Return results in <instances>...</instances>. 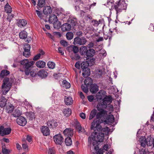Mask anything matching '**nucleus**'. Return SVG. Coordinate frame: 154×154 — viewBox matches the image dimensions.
<instances>
[{
    "instance_id": "f257e3e1",
    "label": "nucleus",
    "mask_w": 154,
    "mask_h": 154,
    "mask_svg": "<svg viewBox=\"0 0 154 154\" xmlns=\"http://www.w3.org/2000/svg\"><path fill=\"white\" fill-rule=\"evenodd\" d=\"M106 93L104 90L100 91L96 94V99L98 102L97 105H106V106L111 103L112 100V98L110 95L107 96Z\"/></svg>"
},
{
    "instance_id": "f03ea898",
    "label": "nucleus",
    "mask_w": 154,
    "mask_h": 154,
    "mask_svg": "<svg viewBox=\"0 0 154 154\" xmlns=\"http://www.w3.org/2000/svg\"><path fill=\"white\" fill-rule=\"evenodd\" d=\"M91 137V138L90 137H88V143L91 144L92 139L94 141L92 143L93 146L94 147V150L97 151L99 148V144L98 142H101L103 141L104 139V134L103 133L100 132L97 134V132H94L92 133Z\"/></svg>"
},
{
    "instance_id": "7ed1b4c3",
    "label": "nucleus",
    "mask_w": 154,
    "mask_h": 154,
    "mask_svg": "<svg viewBox=\"0 0 154 154\" xmlns=\"http://www.w3.org/2000/svg\"><path fill=\"white\" fill-rule=\"evenodd\" d=\"M20 63L24 69L25 74L26 75H29V69L32 68L35 62L34 61H29L27 59H25L20 61Z\"/></svg>"
},
{
    "instance_id": "20e7f679",
    "label": "nucleus",
    "mask_w": 154,
    "mask_h": 154,
    "mask_svg": "<svg viewBox=\"0 0 154 154\" xmlns=\"http://www.w3.org/2000/svg\"><path fill=\"white\" fill-rule=\"evenodd\" d=\"M96 53L95 50L93 48H89L87 51L86 55V62H88L90 66L94 65L95 63V58L93 57Z\"/></svg>"
},
{
    "instance_id": "39448f33",
    "label": "nucleus",
    "mask_w": 154,
    "mask_h": 154,
    "mask_svg": "<svg viewBox=\"0 0 154 154\" xmlns=\"http://www.w3.org/2000/svg\"><path fill=\"white\" fill-rule=\"evenodd\" d=\"M127 5L124 1H122L121 2L119 0L116 2L114 6H112L110 9H114L116 11V14L121 12L122 10H125L127 8Z\"/></svg>"
},
{
    "instance_id": "423d86ee",
    "label": "nucleus",
    "mask_w": 154,
    "mask_h": 154,
    "mask_svg": "<svg viewBox=\"0 0 154 154\" xmlns=\"http://www.w3.org/2000/svg\"><path fill=\"white\" fill-rule=\"evenodd\" d=\"M85 78L84 80V85L82 84L81 86V88L83 91L85 93H87L88 91L89 88L93 84V79L90 77H87Z\"/></svg>"
},
{
    "instance_id": "0eeeda50",
    "label": "nucleus",
    "mask_w": 154,
    "mask_h": 154,
    "mask_svg": "<svg viewBox=\"0 0 154 154\" xmlns=\"http://www.w3.org/2000/svg\"><path fill=\"white\" fill-rule=\"evenodd\" d=\"M9 78L7 77H5L3 80L2 87L3 94H6L9 91L12 86V83L9 82Z\"/></svg>"
},
{
    "instance_id": "6e6552de",
    "label": "nucleus",
    "mask_w": 154,
    "mask_h": 154,
    "mask_svg": "<svg viewBox=\"0 0 154 154\" xmlns=\"http://www.w3.org/2000/svg\"><path fill=\"white\" fill-rule=\"evenodd\" d=\"M90 65L88 62H83L81 64V68L82 69V74L84 77L89 76L90 74V70L88 68L89 65Z\"/></svg>"
},
{
    "instance_id": "1a4fd4ad",
    "label": "nucleus",
    "mask_w": 154,
    "mask_h": 154,
    "mask_svg": "<svg viewBox=\"0 0 154 154\" xmlns=\"http://www.w3.org/2000/svg\"><path fill=\"white\" fill-rule=\"evenodd\" d=\"M66 50L69 52H73L70 55V57L72 60H77V46L71 45L66 48Z\"/></svg>"
},
{
    "instance_id": "9d476101",
    "label": "nucleus",
    "mask_w": 154,
    "mask_h": 154,
    "mask_svg": "<svg viewBox=\"0 0 154 154\" xmlns=\"http://www.w3.org/2000/svg\"><path fill=\"white\" fill-rule=\"evenodd\" d=\"M102 105L101 104L100 106V105H97V110L100 111V112L97 113L96 115V119H100L106 113V111L104 109L106 108L107 106L106 105H103L102 106Z\"/></svg>"
},
{
    "instance_id": "9b49d317",
    "label": "nucleus",
    "mask_w": 154,
    "mask_h": 154,
    "mask_svg": "<svg viewBox=\"0 0 154 154\" xmlns=\"http://www.w3.org/2000/svg\"><path fill=\"white\" fill-rule=\"evenodd\" d=\"M99 121L97 120L96 119H95L92 122L91 125V129L93 130L94 131L93 132H96V131H97V132H99L101 131L102 129V127L101 125H100Z\"/></svg>"
},
{
    "instance_id": "f8f14e48",
    "label": "nucleus",
    "mask_w": 154,
    "mask_h": 154,
    "mask_svg": "<svg viewBox=\"0 0 154 154\" xmlns=\"http://www.w3.org/2000/svg\"><path fill=\"white\" fill-rule=\"evenodd\" d=\"M53 139L55 142L57 144L61 145L63 142V138L60 134L55 135Z\"/></svg>"
},
{
    "instance_id": "ddd939ff",
    "label": "nucleus",
    "mask_w": 154,
    "mask_h": 154,
    "mask_svg": "<svg viewBox=\"0 0 154 154\" xmlns=\"http://www.w3.org/2000/svg\"><path fill=\"white\" fill-rule=\"evenodd\" d=\"M16 122L18 125L22 126H24L27 123L26 119L22 116H20L17 118Z\"/></svg>"
},
{
    "instance_id": "4468645a",
    "label": "nucleus",
    "mask_w": 154,
    "mask_h": 154,
    "mask_svg": "<svg viewBox=\"0 0 154 154\" xmlns=\"http://www.w3.org/2000/svg\"><path fill=\"white\" fill-rule=\"evenodd\" d=\"M47 124L48 126L50 128H56L58 126L57 121L54 119L48 121L47 122Z\"/></svg>"
},
{
    "instance_id": "2eb2a0df",
    "label": "nucleus",
    "mask_w": 154,
    "mask_h": 154,
    "mask_svg": "<svg viewBox=\"0 0 154 154\" xmlns=\"http://www.w3.org/2000/svg\"><path fill=\"white\" fill-rule=\"evenodd\" d=\"M106 117V119L104 121V122L106 124L112 123L114 122L115 118L112 115H107Z\"/></svg>"
},
{
    "instance_id": "dca6fc26",
    "label": "nucleus",
    "mask_w": 154,
    "mask_h": 154,
    "mask_svg": "<svg viewBox=\"0 0 154 154\" xmlns=\"http://www.w3.org/2000/svg\"><path fill=\"white\" fill-rule=\"evenodd\" d=\"M40 130L44 135L47 136L49 135L50 131L49 128L47 126H42L40 129Z\"/></svg>"
},
{
    "instance_id": "f3484780",
    "label": "nucleus",
    "mask_w": 154,
    "mask_h": 154,
    "mask_svg": "<svg viewBox=\"0 0 154 154\" xmlns=\"http://www.w3.org/2000/svg\"><path fill=\"white\" fill-rule=\"evenodd\" d=\"M48 73L44 69H41L37 72V75L42 79H45L48 76Z\"/></svg>"
},
{
    "instance_id": "a211bd4d",
    "label": "nucleus",
    "mask_w": 154,
    "mask_h": 154,
    "mask_svg": "<svg viewBox=\"0 0 154 154\" xmlns=\"http://www.w3.org/2000/svg\"><path fill=\"white\" fill-rule=\"evenodd\" d=\"M90 91L92 94L96 93L98 91V86L94 83L89 87Z\"/></svg>"
},
{
    "instance_id": "6ab92c4d",
    "label": "nucleus",
    "mask_w": 154,
    "mask_h": 154,
    "mask_svg": "<svg viewBox=\"0 0 154 154\" xmlns=\"http://www.w3.org/2000/svg\"><path fill=\"white\" fill-rule=\"evenodd\" d=\"M71 25L68 22L63 24L61 26V29L63 32L67 31L71 29Z\"/></svg>"
},
{
    "instance_id": "aec40b11",
    "label": "nucleus",
    "mask_w": 154,
    "mask_h": 154,
    "mask_svg": "<svg viewBox=\"0 0 154 154\" xmlns=\"http://www.w3.org/2000/svg\"><path fill=\"white\" fill-rule=\"evenodd\" d=\"M14 109V106L11 103H9L6 105V110L7 112L11 113Z\"/></svg>"
},
{
    "instance_id": "412c9836",
    "label": "nucleus",
    "mask_w": 154,
    "mask_h": 154,
    "mask_svg": "<svg viewBox=\"0 0 154 154\" xmlns=\"http://www.w3.org/2000/svg\"><path fill=\"white\" fill-rule=\"evenodd\" d=\"M64 134L66 136H72L73 134V129L71 128H66L63 131Z\"/></svg>"
},
{
    "instance_id": "4be33fe9",
    "label": "nucleus",
    "mask_w": 154,
    "mask_h": 154,
    "mask_svg": "<svg viewBox=\"0 0 154 154\" xmlns=\"http://www.w3.org/2000/svg\"><path fill=\"white\" fill-rule=\"evenodd\" d=\"M64 101L65 104L67 105H71L73 103L72 98L69 96H66L65 97Z\"/></svg>"
},
{
    "instance_id": "5701e85b",
    "label": "nucleus",
    "mask_w": 154,
    "mask_h": 154,
    "mask_svg": "<svg viewBox=\"0 0 154 154\" xmlns=\"http://www.w3.org/2000/svg\"><path fill=\"white\" fill-rule=\"evenodd\" d=\"M43 11L45 14L48 15L52 13V10L50 6H45L44 8Z\"/></svg>"
},
{
    "instance_id": "b1692460",
    "label": "nucleus",
    "mask_w": 154,
    "mask_h": 154,
    "mask_svg": "<svg viewBox=\"0 0 154 154\" xmlns=\"http://www.w3.org/2000/svg\"><path fill=\"white\" fill-rule=\"evenodd\" d=\"M45 4V0H38L36 7L37 9L40 10L42 8L44 7Z\"/></svg>"
},
{
    "instance_id": "393cba45",
    "label": "nucleus",
    "mask_w": 154,
    "mask_h": 154,
    "mask_svg": "<svg viewBox=\"0 0 154 154\" xmlns=\"http://www.w3.org/2000/svg\"><path fill=\"white\" fill-rule=\"evenodd\" d=\"M139 141L141 146L145 148L146 145V139L144 137H141L139 139Z\"/></svg>"
},
{
    "instance_id": "a878e982",
    "label": "nucleus",
    "mask_w": 154,
    "mask_h": 154,
    "mask_svg": "<svg viewBox=\"0 0 154 154\" xmlns=\"http://www.w3.org/2000/svg\"><path fill=\"white\" fill-rule=\"evenodd\" d=\"M88 49L85 46H82L80 48L79 52L82 55H86Z\"/></svg>"
},
{
    "instance_id": "bb28decb",
    "label": "nucleus",
    "mask_w": 154,
    "mask_h": 154,
    "mask_svg": "<svg viewBox=\"0 0 154 154\" xmlns=\"http://www.w3.org/2000/svg\"><path fill=\"white\" fill-rule=\"evenodd\" d=\"M11 113V115L13 116L14 117L18 118L20 116L21 113L20 111L18 109H15Z\"/></svg>"
},
{
    "instance_id": "cd10ccee",
    "label": "nucleus",
    "mask_w": 154,
    "mask_h": 154,
    "mask_svg": "<svg viewBox=\"0 0 154 154\" xmlns=\"http://www.w3.org/2000/svg\"><path fill=\"white\" fill-rule=\"evenodd\" d=\"M26 116L27 118L30 120H32L33 119H35V113L32 112L26 113Z\"/></svg>"
},
{
    "instance_id": "c85d7f7f",
    "label": "nucleus",
    "mask_w": 154,
    "mask_h": 154,
    "mask_svg": "<svg viewBox=\"0 0 154 154\" xmlns=\"http://www.w3.org/2000/svg\"><path fill=\"white\" fill-rule=\"evenodd\" d=\"M46 63L42 60H39L35 63L36 66L40 68H43L45 66Z\"/></svg>"
},
{
    "instance_id": "c756f323",
    "label": "nucleus",
    "mask_w": 154,
    "mask_h": 154,
    "mask_svg": "<svg viewBox=\"0 0 154 154\" xmlns=\"http://www.w3.org/2000/svg\"><path fill=\"white\" fill-rule=\"evenodd\" d=\"M26 21L24 19H20L19 20L17 23V25L18 26L22 28L25 26L27 24Z\"/></svg>"
},
{
    "instance_id": "7c9ffc66",
    "label": "nucleus",
    "mask_w": 154,
    "mask_h": 154,
    "mask_svg": "<svg viewBox=\"0 0 154 154\" xmlns=\"http://www.w3.org/2000/svg\"><path fill=\"white\" fill-rule=\"evenodd\" d=\"M87 42L86 39L84 37H82L81 38L78 36V44L80 45L85 44Z\"/></svg>"
},
{
    "instance_id": "2f4dec72",
    "label": "nucleus",
    "mask_w": 154,
    "mask_h": 154,
    "mask_svg": "<svg viewBox=\"0 0 154 154\" xmlns=\"http://www.w3.org/2000/svg\"><path fill=\"white\" fill-rule=\"evenodd\" d=\"M10 74L9 71L6 69L2 70L0 72V77L1 78H3L5 76H7Z\"/></svg>"
},
{
    "instance_id": "473e14b6",
    "label": "nucleus",
    "mask_w": 154,
    "mask_h": 154,
    "mask_svg": "<svg viewBox=\"0 0 154 154\" xmlns=\"http://www.w3.org/2000/svg\"><path fill=\"white\" fill-rule=\"evenodd\" d=\"M19 35L20 38L25 39L27 37V33L25 31L23 30L20 33Z\"/></svg>"
},
{
    "instance_id": "72a5a7b5",
    "label": "nucleus",
    "mask_w": 154,
    "mask_h": 154,
    "mask_svg": "<svg viewBox=\"0 0 154 154\" xmlns=\"http://www.w3.org/2000/svg\"><path fill=\"white\" fill-rule=\"evenodd\" d=\"M63 112L65 116L68 117L71 114L72 112L70 109L67 108L64 109L63 110Z\"/></svg>"
},
{
    "instance_id": "f704fd0d",
    "label": "nucleus",
    "mask_w": 154,
    "mask_h": 154,
    "mask_svg": "<svg viewBox=\"0 0 154 154\" xmlns=\"http://www.w3.org/2000/svg\"><path fill=\"white\" fill-rule=\"evenodd\" d=\"M78 4H79V5L78 6V7L79 8V9L81 11H83L85 5L80 0H78Z\"/></svg>"
},
{
    "instance_id": "c9c22d12",
    "label": "nucleus",
    "mask_w": 154,
    "mask_h": 154,
    "mask_svg": "<svg viewBox=\"0 0 154 154\" xmlns=\"http://www.w3.org/2000/svg\"><path fill=\"white\" fill-rule=\"evenodd\" d=\"M97 112V111L95 109L92 110L89 117V120H91L92 119L96 116Z\"/></svg>"
},
{
    "instance_id": "e433bc0d",
    "label": "nucleus",
    "mask_w": 154,
    "mask_h": 154,
    "mask_svg": "<svg viewBox=\"0 0 154 154\" xmlns=\"http://www.w3.org/2000/svg\"><path fill=\"white\" fill-rule=\"evenodd\" d=\"M111 29H109V32L107 34V38H106L105 37H104V38L105 39H107L108 38H109V40H110L111 39V38L112 37V33L113 32H114L115 31V32H116V29L115 28L113 29V31H112L111 30Z\"/></svg>"
},
{
    "instance_id": "4c0bfd02",
    "label": "nucleus",
    "mask_w": 154,
    "mask_h": 154,
    "mask_svg": "<svg viewBox=\"0 0 154 154\" xmlns=\"http://www.w3.org/2000/svg\"><path fill=\"white\" fill-rule=\"evenodd\" d=\"M65 143L67 146H70L72 143V141L69 136L66 138L65 140Z\"/></svg>"
},
{
    "instance_id": "58836bf2",
    "label": "nucleus",
    "mask_w": 154,
    "mask_h": 154,
    "mask_svg": "<svg viewBox=\"0 0 154 154\" xmlns=\"http://www.w3.org/2000/svg\"><path fill=\"white\" fill-rule=\"evenodd\" d=\"M53 24L54 28L58 29L60 27H61V23L58 20L54 22Z\"/></svg>"
},
{
    "instance_id": "ea45409f",
    "label": "nucleus",
    "mask_w": 154,
    "mask_h": 154,
    "mask_svg": "<svg viewBox=\"0 0 154 154\" xmlns=\"http://www.w3.org/2000/svg\"><path fill=\"white\" fill-rule=\"evenodd\" d=\"M62 84L63 87H65L66 89L69 88L70 87V83L67 82L66 80H64L62 82Z\"/></svg>"
},
{
    "instance_id": "a19ab883",
    "label": "nucleus",
    "mask_w": 154,
    "mask_h": 154,
    "mask_svg": "<svg viewBox=\"0 0 154 154\" xmlns=\"http://www.w3.org/2000/svg\"><path fill=\"white\" fill-rule=\"evenodd\" d=\"M5 11L7 13H10L12 11V8L8 3L7 4L5 5Z\"/></svg>"
},
{
    "instance_id": "79ce46f5",
    "label": "nucleus",
    "mask_w": 154,
    "mask_h": 154,
    "mask_svg": "<svg viewBox=\"0 0 154 154\" xmlns=\"http://www.w3.org/2000/svg\"><path fill=\"white\" fill-rule=\"evenodd\" d=\"M11 131L10 128H5L4 130L2 131V134L4 135L9 134Z\"/></svg>"
},
{
    "instance_id": "37998d69",
    "label": "nucleus",
    "mask_w": 154,
    "mask_h": 154,
    "mask_svg": "<svg viewBox=\"0 0 154 154\" xmlns=\"http://www.w3.org/2000/svg\"><path fill=\"white\" fill-rule=\"evenodd\" d=\"M67 22L69 23L71 25V27L74 28L76 25V23L75 22L74 20L72 18H69L67 20Z\"/></svg>"
},
{
    "instance_id": "c03bdc74",
    "label": "nucleus",
    "mask_w": 154,
    "mask_h": 154,
    "mask_svg": "<svg viewBox=\"0 0 154 154\" xmlns=\"http://www.w3.org/2000/svg\"><path fill=\"white\" fill-rule=\"evenodd\" d=\"M66 36L67 39L71 40L73 38V34L72 32H69L66 33Z\"/></svg>"
},
{
    "instance_id": "a18cd8bd",
    "label": "nucleus",
    "mask_w": 154,
    "mask_h": 154,
    "mask_svg": "<svg viewBox=\"0 0 154 154\" xmlns=\"http://www.w3.org/2000/svg\"><path fill=\"white\" fill-rule=\"evenodd\" d=\"M29 72L31 76L32 77H35L37 75V72H36L35 70L34 69L31 70V68L29 69Z\"/></svg>"
},
{
    "instance_id": "49530a36",
    "label": "nucleus",
    "mask_w": 154,
    "mask_h": 154,
    "mask_svg": "<svg viewBox=\"0 0 154 154\" xmlns=\"http://www.w3.org/2000/svg\"><path fill=\"white\" fill-rule=\"evenodd\" d=\"M47 65L49 68L53 69L54 68L55 64L54 62L49 61L48 62Z\"/></svg>"
},
{
    "instance_id": "de8ad7c7",
    "label": "nucleus",
    "mask_w": 154,
    "mask_h": 154,
    "mask_svg": "<svg viewBox=\"0 0 154 154\" xmlns=\"http://www.w3.org/2000/svg\"><path fill=\"white\" fill-rule=\"evenodd\" d=\"M24 51L25 52H30V46L28 43H25L24 45Z\"/></svg>"
},
{
    "instance_id": "09e8293b",
    "label": "nucleus",
    "mask_w": 154,
    "mask_h": 154,
    "mask_svg": "<svg viewBox=\"0 0 154 154\" xmlns=\"http://www.w3.org/2000/svg\"><path fill=\"white\" fill-rule=\"evenodd\" d=\"M7 101L6 99H3V100H1L0 99V107L2 108L5 106H6L7 105L6 102Z\"/></svg>"
},
{
    "instance_id": "8fccbe9b",
    "label": "nucleus",
    "mask_w": 154,
    "mask_h": 154,
    "mask_svg": "<svg viewBox=\"0 0 154 154\" xmlns=\"http://www.w3.org/2000/svg\"><path fill=\"white\" fill-rule=\"evenodd\" d=\"M35 12L38 17L41 19H42L43 17V16L42 15V13L38 10H36Z\"/></svg>"
},
{
    "instance_id": "3c124183",
    "label": "nucleus",
    "mask_w": 154,
    "mask_h": 154,
    "mask_svg": "<svg viewBox=\"0 0 154 154\" xmlns=\"http://www.w3.org/2000/svg\"><path fill=\"white\" fill-rule=\"evenodd\" d=\"M14 15L13 14H8L7 20L9 22H10L11 20L14 17Z\"/></svg>"
},
{
    "instance_id": "603ef678",
    "label": "nucleus",
    "mask_w": 154,
    "mask_h": 154,
    "mask_svg": "<svg viewBox=\"0 0 154 154\" xmlns=\"http://www.w3.org/2000/svg\"><path fill=\"white\" fill-rule=\"evenodd\" d=\"M2 152L4 154H9L10 152V151L8 149L5 148H2Z\"/></svg>"
},
{
    "instance_id": "864d4df0",
    "label": "nucleus",
    "mask_w": 154,
    "mask_h": 154,
    "mask_svg": "<svg viewBox=\"0 0 154 154\" xmlns=\"http://www.w3.org/2000/svg\"><path fill=\"white\" fill-rule=\"evenodd\" d=\"M60 43L63 47H66L68 46V42L64 40H61Z\"/></svg>"
},
{
    "instance_id": "5fc2aeb1",
    "label": "nucleus",
    "mask_w": 154,
    "mask_h": 154,
    "mask_svg": "<svg viewBox=\"0 0 154 154\" xmlns=\"http://www.w3.org/2000/svg\"><path fill=\"white\" fill-rule=\"evenodd\" d=\"M55 150L53 148L49 149L48 152V154H55Z\"/></svg>"
},
{
    "instance_id": "6e6d98bb",
    "label": "nucleus",
    "mask_w": 154,
    "mask_h": 154,
    "mask_svg": "<svg viewBox=\"0 0 154 154\" xmlns=\"http://www.w3.org/2000/svg\"><path fill=\"white\" fill-rule=\"evenodd\" d=\"M75 67L76 68H73V69L75 72V79L76 82H77V71L76 70V68H77V62H76L75 65Z\"/></svg>"
},
{
    "instance_id": "4d7b16f0",
    "label": "nucleus",
    "mask_w": 154,
    "mask_h": 154,
    "mask_svg": "<svg viewBox=\"0 0 154 154\" xmlns=\"http://www.w3.org/2000/svg\"><path fill=\"white\" fill-rule=\"evenodd\" d=\"M92 22L93 23V25L96 26H98L99 23H99V22L98 21H97L95 20H93L92 21Z\"/></svg>"
},
{
    "instance_id": "13d9d810",
    "label": "nucleus",
    "mask_w": 154,
    "mask_h": 154,
    "mask_svg": "<svg viewBox=\"0 0 154 154\" xmlns=\"http://www.w3.org/2000/svg\"><path fill=\"white\" fill-rule=\"evenodd\" d=\"M87 98L90 102H92L94 100V97L93 95H91L87 96Z\"/></svg>"
},
{
    "instance_id": "bf43d9fd",
    "label": "nucleus",
    "mask_w": 154,
    "mask_h": 154,
    "mask_svg": "<svg viewBox=\"0 0 154 154\" xmlns=\"http://www.w3.org/2000/svg\"><path fill=\"white\" fill-rule=\"evenodd\" d=\"M41 56V54H38L36 55H35L33 58V60H37L39 59Z\"/></svg>"
},
{
    "instance_id": "052dcab7",
    "label": "nucleus",
    "mask_w": 154,
    "mask_h": 154,
    "mask_svg": "<svg viewBox=\"0 0 154 154\" xmlns=\"http://www.w3.org/2000/svg\"><path fill=\"white\" fill-rule=\"evenodd\" d=\"M63 48L60 47L58 48V52L60 53L62 55H63L64 54V52H63Z\"/></svg>"
},
{
    "instance_id": "680f3d73",
    "label": "nucleus",
    "mask_w": 154,
    "mask_h": 154,
    "mask_svg": "<svg viewBox=\"0 0 154 154\" xmlns=\"http://www.w3.org/2000/svg\"><path fill=\"white\" fill-rule=\"evenodd\" d=\"M152 142V137H151V136L148 137V138L146 139V145L148 146V143H150Z\"/></svg>"
},
{
    "instance_id": "e2e57ef3",
    "label": "nucleus",
    "mask_w": 154,
    "mask_h": 154,
    "mask_svg": "<svg viewBox=\"0 0 154 154\" xmlns=\"http://www.w3.org/2000/svg\"><path fill=\"white\" fill-rule=\"evenodd\" d=\"M23 55L26 57H28L29 56V55H30V52H25V51H24L23 53Z\"/></svg>"
},
{
    "instance_id": "0e129e2a",
    "label": "nucleus",
    "mask_w": 154,
    "mask_h": 154,
    "mask_svg": "<svg viewBox=\"0 0 154 154\" xmlns=\"http://www.w3.org/2000/svg\"><path fill=\"white\" fill-rule=\"evenodd\" d=\"M97 151L96 153V154H103V149H98L97 151L95 150L96 151Z\"/></svg>"
},
{
    "instance_id": "69168bd1",
    "label": "nucleus",
    "mask_w": 154,
    "mask_h": 154,
    "mask_svg": "<svg viewBox=\"0 0 154 154\" xmlns=\"http://www.w3.org/2000/svg\"><path fill=\"white\" fill-rule=\"evenodd\" d=\"M82 127L81 126L79 122L78 121V129L79 132H81Z\"/></svg>"
},
{
    "instance_id": "338daca9",
    "label": "nucleus",
    "mask_w": 154,
    "mask_h": 154,
    "mask_svg": "<svg viewBox=\"0 0 154 154\" xmlns=\"http://www.w3.org/2000/svg\"><path fill=\"white\" fill-rule=\"evenodd\" d=\"M149 29L151 31H154V25L153 24H151L149 27Z\"/></svg>"
},
{
    "instance_id": "774afa93",
    "label": "nucleus",
    "mask_w": 154,
    "mask_h": 154,
    "mask_svg": "<svg viewBox=\"0 0 154 154\" xmlns=\"http://www.w3.org/2000/svg\"><path fill=\"white\" fill-rule=\"evenodd\" d=\"M79 96L80 97L82 100L85 98V96L83 93L81 92H79Z\"/></svg>"
}]
</instances>
